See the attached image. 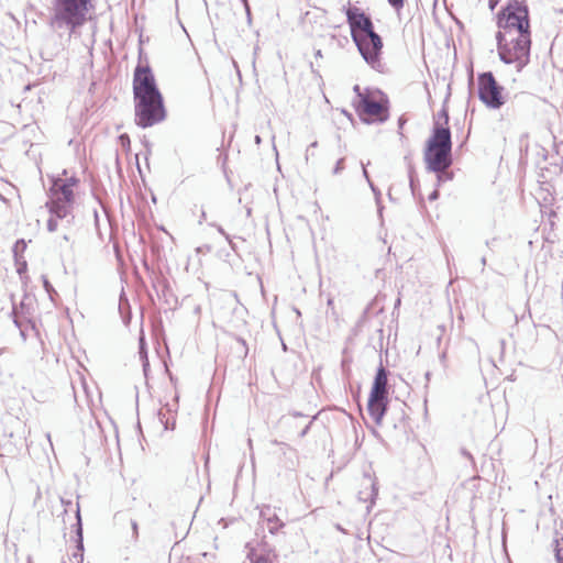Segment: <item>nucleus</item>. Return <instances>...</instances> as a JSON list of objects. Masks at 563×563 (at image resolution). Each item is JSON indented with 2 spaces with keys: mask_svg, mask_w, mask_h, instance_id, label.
<instances>
[{
  "mask_svg": "<svg viewBox=\"0 0 563 563\" xmlns=\"http://www.w3.org/2000/svg\"><path fill=\"white\" fill-rule=\"evenodd\" d=\"M495 38L499 59L518 73L530 63L531 26L526 0H507L496 15Z\"/></svg>",
  "mask_w": 563,
  "mask_h": 563,
  "instance_id": "1",
  "label": "nucleus"
},
{
  "mask_svg": "<svg viewBox=\"0 0 563 563\" xmlns=\"http://www.w3.org/2000/svg\"><path fill=\"white\" fill-rule=\"evenodd\" d=\"M353 43L364 62L374 70L384 73L382 62L384 42L375 31L372 16L356 5L343 7Z\"/></svg>",
  "mask_w": 563,
  "mask_h": 563,
  "instance_id": "2",
  "label": "nucleus"
},
{
  "mask_svg": "<svg viewBox=\"0 0 563 563\" xmlns=\"http://www.w3.org/2000/svg\"><path fill=\"white\" fill-rule=\"evenodd\" d=\"M423 158L427 170L437 174L439 185L453 178V173L449 170L453 159L451 130L448 126L435 122L426 141Z\"/></svg>",
  "mask_w": 563,
  "mask_h": 563,
  "instance_id": "3",
  "label": "nucleus"
},
{
  "mask_svg": "<svg viewBox=\"0 0 563 563\" xmlns=\"http://www.w3.org/2000/svg\"><path fill=\"white\" fill-rule=\"evenodd\" d=\"M93 9L92 0H54L49 26L59 35L67 31L70 37L86 23L88 13Z\"/></svg>",
  "mask_w": 563,
  "mask_h": 563,
  "instance_id": "4",
  "label": "nucleus"
},
{
  "mask_svg": "<svg viewBox=\"0 0 563 563\" xmlns=\"http://www.w3.org/2000/svg\"><path fill=\"white\" fill-rule=\"evenodd\" d=\"M134 99L135 124L142 129L151 128L166 118L163 96H147Z\"/></svg>",
  "mask_w": 563,
  "mask_h": 563,
  "instance_id": "5",
  "label": "nucleus"
},
{
  "mask_svg": "<svg viewBox=\"0 0 563 563\" xmlns=\"http://www.w3.org/2000/svg\"><path fill=\"white\" fill-rule=\"evenodd\" d=\"M478 99L489 109L498 110L506 103L505 87L495 78L492 71L477 76Z\"/></svg>",
  "mask_w": 563,
  "mask_h": 563,
  "instance_id": "6",
  "label": "nucleus"
},
{
  "mask_svg": "<svg viewBox=\"0 0 563 563\" xmlns=\"http://www.w3.org/2000/svg\"><path fill=\"white\" fill-rule=\"evenodd\" d=\"M49 191L51 197L46 203L54 206L57 217L71 216L75 203L74 189L63 184L62 178L57 177L53 180Z\"/></svg>",
  "mask_w": 563,
  "mask_h": 563,
  "instance_id": "7",
  "label": "nucleus"
},
{
  "mask_svg": "<svg viewBox=\"0 0 563 563\" xmlns=\"http://www.w3.org/2000/svg\"><path fill=\"white\" fill-rule=\"evenodd\" d=\"M163 96L156 84L155 76L148 64L139 63L133 74V98Z\"/></svg>",
  "mask_w": 563,
  "mask_h": 563,
  "instance_id": "8",
  "label": "nucleus"
},
{
  "mask_svg": "<svg viewBox=\"0 0 563 563\" xmlns=\"http://www.w3.org/2000/svg\"><path fill=\"white\" fill-rule=\"evenodd\" d=\"M355 111L362 122L366 124L384 123L389 118L388 108L380 101L361 96L355 104Z\"/></svg>",
  "mask_w": 563,
  "mask_h": 563,
  "instance_id": "9",
  "label": "nucleus"
},
{
  "mask_svg": "<svg viewBox=\"0 0 563 563\" xmlns=\"http://www.w3.org/2000/svg\"><path fill=\"white\" fill-rule=\"evenodd\" d=\"M389 406L388 395L369 391L367 412L376 426H380Z\"/></svg>",
  "mask_w": 563,
  "mask_h": 563,
  "instance_id": "10",
  "label": "nucleus"
},
{
  "mask_svg": "<svg viewBox=\"0 0 563 563\" xmlns=\"http://www.w3.org/2000/svg\"><path fill=\"white\" fill-rule=\"evenodd\" d=\"M361 487L362 488L357 494V498L360 501L369 503V505L366 507L367 511H369L378 496L377 482L369 474H365L362 479Z\"/></svg>",
  "mask_w": 563,
  "mask_h": 563,
  "instance_id": "11",
  "label": "nucleus"
},
{
  "mask_svg": "<svg viewBox=\"0 0 563 563\" xmlns=\"http://www.w3.org/2000/svg\"><path fill=\"white\" fill-rule=\"evenodd\" d=\"M75 533H76V551L73 553L71 558L68 559L67 563H82L84 562V537H82V522L80 516L79 504H77L76 509V523Z\"/></svg>",
  "mask_w": 563,
  "mask_h": 563,
  "instance_id": "12",
  "label": "nucleus"
},
{
  "mask_svg": "<svg viewBox=\"0 0 563 563\" xmlns=\"http://www.w3.org/2000/svg\"><path fill=\"white\" fill-rule=\"evenodd\" d=\"M388 376L389 371L383 365V362L380 361L378 367L376 368L371 391L388 395Z\"/></svg>",
  "mask_w": 563,
  "mask_h": 563,
  "instance_id": "13",
  "label": "nucleus"
},
{
  "mask_svg": "<svg viewBox=\"0 0 563 563\" xmlns=\"http://www.w3.org/2000/svg\"><path fill=\"white\" fill-rule=\"evenodd\" d=\"M45 207L47 208L49 212V218L47 220L46 227L48 232H55L58 228V221H62L63 227L70 228L74 223V214L66 216V217H57V211L55 210L54 206H49L45 203Z\"/></svg>",
  "mask_w": 563,
  "mask_h": 563,
  "instance_id": "14",
  "label": "nucleus"
},
{
  "mask_svg": "<svg viewBox=\"0 0 563 563\" xmlns=\"http://www.w3.org/2000/svg\"><path fill=\"white\" fill-rule=\"evenodd\" d=\"M166 404L164 408L159 409L157 416L159 422L164 426L165 430H174L176 426V408Z\"/></svg>",
  "mask_w": 563,
  "mask_h": 563,
  "instance_id": "15",
  "label": "nucleus"
},
{
  "mask_svg": "<svg viewBox=\"0 0 563 563\" xmlns=\"http://www.w3.org/2000/svg\"><path fill=\"white\" fill-rule=\"evenodd\" d=\"M30 298L27 296L24 297V299L20 302L19 307L13 305L12 313H19L24 319H26V323L31 327L32 331L36 330L35 322L31 319L32 311H31V301H29Z\"/></svg>",
  "mask_w": 563,
  "mask_h": 563,
  "instance_id": "16",
  "label": "nucleus"
},
{
  "mask_svg": "<svg viewBox=\"0 0 563 563\" xmlns=\"http://www.w3.org/2000/svg\"><path fill=\"white\" fill-rule=\"evenodd\" d=\"M405 159L408 162L409 187H410L412 196L416 197L417 192L419 190V179H418V176H417L415 168L411 165L408 156H406Z\"/></svg>",
  "mask_w": 563,
  "mask_h": 563,
  "instance_id": "17",
  "label": "nucleus"
},
{
  "mask_svg": "<svg viewBox=\"0 0 563 563\" xmlns=\"http://www.w3.org/2000/svg\"><path fill=\"white\" fill-rule=\"evenodd\" d=\"M267 530L271 534H277L284 527V521L277 516H271L267 521Z\"/></svg>",
  "mask_w": 563,
  "mask_h": 563,
  "instance_id": "18",
  "label": "nucleus"
},
{
  "mask_svg": "<svg viewBox=\"0 0 563 563\" xmlns=\"http://www.w3.org/2000/svg\"><path fill=\"white\" fill-rule=\"evenodd\" d=\"M119 311L121 313L123 322L128 324L131 319V313L129 308V301L128 298L124 296V292H122L120 296Z\"/></svg>",
  "mask_w": 563,
  "mask_h": 563,
  "instance_id": "19",
  "label": "nucleus"
},
{
  "mask_svg": "<svg viewBox=\"0 0 563 563\" xmlns=\"http://www.w3.org/2000/svg\"><path fill=\"white\" fill-rule=\"evenodd\" d=\"M449 96H450V92L448 93L446 98H449ZM445 100H448V99H445ZM445 102L446 101H444V104H443L442 109L438 112L437 117H434L432 129L434 128L435 122H439L441 125L448 126L450 129V126H449L450 117H449V110L445 106Z\"/></svg>",
  "mask_w": 563,
  "mask_h": 563,
  "instance_id": "20",
  "label": "nucleus"
},
{
  "mask_svg": "<svg viewBox=\"0 0 563 563\" xmlns=\"http://www.w3.org/2000/svg\"><path fill=\"white\" fill-rule=\"evenodd\" d=\"M27 247L24 239H18L12 246L13 257H24L23 254Z\"/></svg>",
  "mask_w": 563,
  "mask_h": 563,
  "instance_id": "21",
  "label": "nucleus"
},
{
  "mask_svg": "<svg viewBox=\"0 0 563 563\" xmlns=\"http://www.w3.org/2000/svg\"><path fill=\"white\" fill-rule=\"evenodd\" d=\"M236 343H238V346L235 349V352L236 354L240 356V357H246L247 353H249V347H247V344H246V341L241 338V336H234Z\"/></svg>",
  "mask_w": 563,
  "mask_h": 563,
  "instance_id": "22",
  "label": "nucleus"
},
{
  "mask_svg": "<svg viewBox=\"0 0 563 563\" xmlns=\"http://www.w3.org/2000/svg\"><path fill=\"white\" fill-rule=\"evenodd\" d=\"M368 186H369V188L372 189V191L374 194L375 202H376L377 208H378V213L382 214V211H383L382 192H380L379 188L374 185L373 181H369Z\"/></svg>",
  "mask_w": 563,
  "mask_h": 563,
  "instance_id": "23",
  "label": "nucleus"
},
{
  "mask_svg": "<svg viewBox=\"0 0 563 563\" xmlns=\"http://www.w3.org/2000/svg\"><path fill=\"white\" fill-rule=\"evenodd\" d=\"M41 279H42V283H43V287H44L45 291L47 292L49 299L54 300V295H57V292L54 289V287L51 284V282L48 280L47 276L42 275Z\"/></svg>",
  "mask_w": 563,
  "mask_h": 563,
  "instance_id": "24",
  "label": "nucleus"
},
{
  "mask_svg": "<svg viewBox=\"0 0 563 563\" xmlns=\"http://www.w3.org/2000/svg\"><path fill=\"white\" fill-rule=\"evenodd\" d=\"M16 273L22 276L27 271V263L24 257H13Z\"/></svg>",
  "mask_w": 563,
  "mask_h": 563,
  "instance_id": "25",
  "label": "nucleus"
},
{
  "mask_svg": "<svg viewBox=\"0 0 563 563\" xmlns=\"http://www.w3.org/2000/svg\"><path fill=\"white\" fill-rule=\"evenodd\" d=\"M532 100H533L532 95L521 92V93H518L515 96L512 104H515V103L519 104V103H523V102H528V101H532Z\"/></svg>",
  "mask_w": 563,
  "mask_h": 563,
  "instance_id": "26",
  "label": "nucleus"
},
{
  "mask_svg": "<svg viewBox=\"0 0 563 563\" xmlns=\"http://www.w3.org/2000/svg\"><path fill=\"white\" fill-rule=\"evenodd\" d=\"M276 512H275V508H272L271 506H265L262 510H261V518L263 519V521H267V519L271 517V516H275Z\"/></svg>",
  "mask_w": 563,
  "mask_h": 563,
  "instance_id": "27",
  "label": "nucleus"
},
{
  "mask_svg": "<svg viewBox=\"0 0 563 563\" xmlns=\"http://www.w3.org/2000/svg\"><path fill=\"white\" fill-rule=\"evenodd\" d=\"M387 2L396 12H400L405 5V0H387Z\"/></svg>",
  "mask_w": 563,
  "mask_h": 563,
  "instance_id": "28",
  "label": "nucleus"
},
{
  "mask_svg": "<svg viewBox=\"0 0 563 563\" xmlns=\"http://www.w3.org/2000/svg\"><path fill=\"white\" fill-rule=\"evenodd\" d=\"M344 162H345V158L342 157V158H339L333 167V175H339L344 168Z\"/></svg>",
  "mask_w": 563,
  "mask_h": 563,
  "instance_id": "29",
  "label": "nucleus"
},
{
  "mask_svg": "<svg viewBox=\"0 0 563 563\" xmlns=\"http://www.w3.org/2000/svg\"><path fill=\"white\" fill-rule=\"evenodd\" d=\"M62 183L65 184L66 186L70 187L71 189H74V187L78 186L79 178L76 176H71L66 179H62Z\"/></svg>",
  "mask_w": 563,
  "mask_h": 563,
  "instance_id": "30",
  "label": "nucleus"
},
{
  "mask_svg": "<svg viewBox=\"0 0 563 563\" xmlns=\"http://www.w3.org/2000/svg\"><path fill=\"white\" fill-rule=\"evenodd\" d=\"M318 415H319V413L314 415V416L311 418V420L308 422V424H306V427H305V428L299 432V438H305V437L308 434V432H309V430H310V428H311V426H312L313 421H314V420H317Z\"/></svg>",
  "mask_w": 563,
  "mask_h": 563,
  "instance_id": "31",
  "label": "nucleus"
},
{
  "mask_svg": "<svg viewBox=\"0 0 563 563\" xmlns=\"http://www.w3.org/2000/svg\"><path fill=\"white\" fill-rule=\"evenodd\" d=\"M15 327L20 330V335L22 336L23 341H25L29 330H32L31 327L29 324L20 325L18 322H15Z\"/></svg>",
  "mask_w": 563,
  "mask_h": 563,
  "instance_id": "32",
  "label": "nucleus"
},
{
  "mask_svg": "<svg viewBox=\"0 0 563 563\" xmlns=\"http://www.w3.org/2000/svg\"><path fill=\"white\" fill-rule=\"evenodd\" d=\"M249 558L251 559V563H272V561L267 556L262 554L255 555L254 558H252L250 554Z\"/></svg>",
  "mask_w": 563,
  "mask_h": 563,
  "instance_id": "33",
  "label": "nucleus"
},
{
  "mask_svg": "<svg viewBox=\"0 0 563 563\" xmlns=\"http://www.w3.org/2000/svg\"><path fill=\"white\" fill-rule=\"evenodd\" d=\"M131 528H132V538L134 541L139 538V525L137 521L134 519H130Z\"/></svg>",
  "mask_w": 563,
  "mask_h": 563,
  "instance_id": "34",
  "label": "nucleus"
},
{
  "mask_svg": "<svg viewBox=\"0 0 563 563\" xmlns=\"http://www.w3.org/2000/svg\"><path fill=\"white\" fill-rule=\"evenodd\" d=\"M157 284L162 286V292L164 296L170 290L169 285L165 278H157Z\"/></svg>",
  "mask_w": 563,
  "mask_h": 563,
  "instance_id": "35",
  "label": "nucleus"
},
{
  "mask_svg": "<svg viewBox=\"0 0 563 563\" xmlns=\"http://www.w3.org/2000/svg\"><path fill=\"white\" fill-rule=\"evenodd\" d=\"M209 225L214 227L217 231L225 238L227 241H230V234H228L220 224L209 223Z\"/></svg>",
  "mask_w": 563,
  "mask_h": 563,
  "instance_id": "36",
  "label": "nucleus"
},
{
  "mask_svg": "<svg viewBox=\"0 0 563 563\" xmlns=\"http://www.w3.org/2000/svg\"><path fill=\"white\" fill-rule=\"evenodd\" d=\"M13 314V323L15 324V322H18L20 325H26V319H24L21 314L19 313H12Z\"/></svg>",
  "mask_w": 563,
  "mask_h": 563,
  "instance_id": "37",
  "label": "nucleus"
},
{
  "mask_svg": "<svg viewBox=\"0 0 563 563\" xmlns=\"http://www.w3.org/2000/svg\"><path fill=\"white\" fill-rule=\"evenodd\" d=\"M555 560L556 563H563V548H560L559 545H556L555 549Z\"/></svg>",
  "mask_w": 563,
  "mask_h": 563,
  "instance_id": "38",
  "label": "nucleus"
},
{
  "mask_svg": "<svg viewBox=\"0 0 563 563\" xmlns=\"http://www.w3.org/2000/svg\"><path fill=\"white\" fill-rule=\"evenodd\" d=\"M143 372H144V375L147 376V372L150 369V362H148V358L147 356L145 355L144 358H143Z\"/></svg>",
  "mask_w": 563,
  "mask_h": 563,
  "instance_id": "39",
  "label": "nucleus"
},
{
  "mask_svg": "<svg viewBox=\"0 0 563 563\" xmlns=\"http://www.w3.org/2000/svg\"><path fill=\"white\" fill-rule=\"evenodd\" d=\"M327 305L329 308H331V316H333L334 318H338V314L334 310V307H333V299L332 298H329L328 301H327Z\"/></svg>",
  "mask_w": 563,
  "mask_h": 563,
  "instance_id": "40",
  "label": "nucleus"
},
{
  "mask_svg": "<svg viewBox=\"0 0 563 563\" xmlns=\"http://www.w3.org/2000/svg\"><path fill=\"white\" fill-rule=\"evenodd\" d=\"M500 0H488V8L490 11H494L496 7L499 4Z\"/></svg>",
  "mask_w": 563,
  "mask_h": 563,
  "instance_id": "41",
  "label": "nucleus"
},
{
  "mask_svg": "<svg viewBox=\"0 0 563 563\" xmlns=\"http://www.w3.org/2000/svg\"><path fill=\"white\" fill-rule=\"evenodd\" d=\"M439 198V191L437 189H434L433 191L430 192V195L428 196V199L430 201H434Z\"/></svg>",
  "mask_w": 563,
  "mask_h": 563,
  "instance_id": "42",
  "label": "nucleus"
},
{
  "mask_svg": "<svg viewBox=\"0 0 563 563\" xmlns=\"http://www.w3.org/2000/svg\"><path fill=\"white\" fill-rule=\"evenodd\" d=\"M318 146V142L314 141L312 142L308 147H307V151H306V158L308 159L309 157V151H311L312 148H316Z\"/></svg>",
  "mask_w": 563,
  "mask_h": 563,
  "instance_id": "43",
  "label": "nucleus"
},
{
  "mask_svg": "<svg viewBox=\"0 0 563 563\" xmlns=\"http://www.w3.org/2000/svg\"><path fill=\"white\" fill-rule=\"evenodd\" d=\"M406 122H407V119L404 115L399 117L398 129L401 130L404 128V125L406 124Z\"/></svg>",
  "mask_w": 563,
  "mask_h": 563,
  "instance_id": "44",
  "label": "nucleus"
},
{
  "mask_svg": "<svg viewBox=\"0 0 563 563\" xmlns=\"http://www.w3.org/2000/svg\"><path fill=\"white\" fill-rule=\"evenodd\" d=\"M538 154L542 155L543 159H547L548 151L544 147H540Z\"/></svg>",
  "mask_w": 563,
  "mask_h": 563,
  "instance_id": "45",
  "label": "nucleus"
},
{
  "mask_svg": "<svg viewBox=\"0 0 563 563\" xmlns=\"http://www.w3.org/2000/svg\"><path fill=\"white\" fill-rule=\"evenodd\" d=\"M290 416L298 418V417H305V415L300 411L294 410L289 412Z\"/></svg>",
  "mask_w": 563,
  "mask_h": 563,
  "instance_id": "46",
  "label": "nucleus"
},
{
  "mask_svg": "<svg viewBox=\"0 0 563 563\" xmlns=\"http://www.w3.org/2000/svg\"><path fill=\"white\" fill-rule=\"evenodd\" d=\"M119 139L121 140L122 144H124V142L129 143L130 142V139H129V135L128 134H121L119 136Z\"/></svg>",
  "mask_w": 563,
  "mask_h": 563,
  "instance_id": "47",
  "label": "nucleus"
},
{
  "mask_svg": "<svg viewBox=\"0 0 563 563\" xmlns=\"http://www.w3.org/2000/svg\"><path fill=\"white\" fill-rule=\"evenodd\" d=\"M363 176L364 178L366 179V181L369 184V181H372L369 175H368V172L366 170L365 167H363Z\"/></svg>",
  "mask_w": 563,
  "mask_h": 563,
  "instance_id": "48",
  "label": "nucleus"
},
{
  "mask_svg": "<svg viewBox=\"0 0 563 563\" xmlns=\"http://www.w3.org/2000/svg\"><path fill=\"white\" fill-rule=\"evenodd\" d=\"M314 57H316V58H322V57H323L322 51H321V49H317V51L314 52Z\"/></svg>",
  "mask_w": 563,
  "mask_h": 563,
  "instance_id": "49",
  "label": "nucleus"
},
{
  "mask_svg": "<svg viewBox=\"0 0 563 563\" xmlns=\"http://www.w3.org/2000/svg\"><path fill=\"white\" fill-rule=\"evenodd\" d=\"M228 243H229L230 247L232 249V251H234V252H235V251H236V245H235V243L232 241V239H231V238H230V241H228Z\"/></svg>",
  "mask_w": 563,
  "mask_h": 563,
  "instance_id": "50",
  "label": "nucleus"
},
{
  "mask_svg": "<svg viewBox=\"0 0 563 563\" xmlns=\"http://www.w3.org/2000/svg\"><path fill=\"white\" fill-rule=\"evenodd\" d=\"M202 220H206V211L205 210H201L199 223H202Z\"/></svg>",
  "mask_w": 563,
  "mask_h": 563,
  "instance_id": "51",
  "label": "nucleus"
},
{
  "mask_svg": "<svg viewBox=\"0 0 563 563\" xmlns=\"http://www.w3.org/2000/svg\"><path fill=\"white\" fill-rule=\"evenodd\" d=\"M481 264H482V271H484V266L486 265V257L485 256H483L481 258Z\"/></svg>",
  "mask_w": 563,
  "mask_h": 563,
  "instance_id": "52",
  "label": "nucleus"
},
{
  "mask_svg": "<svg viewBox=\"0 0 563 563\" xmlns=\"http://www.w3.org/2000/svg\"><path fill=\"white\" fill-rule=\"evenodd\" d=\"M254 141H255V143H256V144H261L262 139H261V136H260V135H255Z\"/></svg>",
  "mask_w": 563,
  "mask_h": 563,
  "instance_id": "53",
  "label": "nucleus"
},
{
  "mask_svg": "<svg viewBox=\"0 0 563 563\" xmlns=\"http://www.w3.org/2000/svg\"><path fill=\"white\" fill-rule=\"evenodd\" d=\"M446 357V353L445 352H442L441 355H440V360L443 362Z\"/></svg>",
  "mask_w": 563,
  "mask_h": 563,
  "instance_id": "54",
  "label": "nucleus"
},
{
  "mask_svg": "<svg viewBox=\"0 0 563 563\" xmlns=\"http://www.w3.org/2000/svg\"><path fill=\"white\" fill-rule=\"evenodd\" d=\"M353 89H354L355 92L360 93V86L358 85H355ZM358 96L361 97V95H358Z\"/></svg>",
  "mask_w": 563,
  "mask_h": 563,
  "instance_id": "55",
  "label": "nucleus"
},
{
  "mask_svg": "<svg viewBox=\"0 0 563 563\" xmlns=\"http://www.w3.org/2000/svg\"><path fill=\"white\" fill-rule=\"evenodd\" d=\"M272 444L279 445V444H282V442H279L277 440H272ZM283 445H285V443H283Z\"/></svg>",
  "mask_w": 563,
  "mask_h": 563,
  "instance_id": "56",
  "label": "nucleus"
},
{
  "mask_svg": "<svg viewBox=\"0 0 563 563\" xmlns=\"http://www.w3.org/2000/svg\"><path fill=\"white\" fill-rule=\"evenodd\" d=\"M430 376H431V373H430V372H427V373H426V379H427V382H429V380H430Z\"/></svg>",
  "mask_w": 563,
  "mask_h": 563,
  "instance_id": "57",
  "label": "nucleus"
},
{
  "mask_svg": "<svg viewBox=\"0 0 563 563\" xmlns=\"http://www.w3.org/2000/svg\"><path fill=\"white\" fill-rule=\"evenodd\" d=\"M63 240H64V241H66V242H68V241H69V236H68L67 234H64V235H63Z\"/></svg>",
  "mask_w": 563,
  "mask_h": 563,
  "instance_id": "58",
  "label": "nucleus"
},
{
  "mask_svg": "<svg viewBox=\"0 0 563 563\" xmlns=\"http://www.w3.org/2000/svg\"><path fill=\"white\" fill-rule=\"evenodd\" d=\"M462 453H463L464 455H466L467 457H471V454H470V453H467L465 450H462Z\"/></svg>",
  "mask_w": 563,
  "mask_h": 563,
  "instance_id": "59",
  "label": "nucleus"
},
{
  "mask_svg": "<svg viewBox=\"0 0 563 563\" xmlns=\"http://www.w3.org/2000/svg\"><path fill=\"white\" fill-rule=\"evenodd\" d=\"M311 70L313 74H317V70L313 68V64L311 63Z\"/></svg>",
  "mask_w": 563,
  "mask_h": 563,
  "instance_id": "60",
  "label": "nucleus"
},
{
  "mask_svg": "<svg viewBox=\"0 0 563 563\" xmlns=\"http://www.w3.org/2000/svg\"><path fill=\"white\" fill-rule=\"evenodd\" d=\"M175 401L177 402L178 401V397H175ZM175 407H177V404L174 405Z\"/></svg>",
  "mask_w": 563,
  "mask_h": 563,
  "instance_id": "61",
  "label": "nucleus"
},
{
  "mask_svg": "<svg viewBox=\"0 0 563 563\" xmlns=\"http://www.w3.org/2000/svg\"><path fill=\"white\" fill-rule=\"evenodd\" d=\"M62 563H67V561H63Z\"/></svg>",
  "mask_w": 563,
  "mask_h": 563,
  "instance_id": "62",
  "label": "nucleus"
}]
</instances>
